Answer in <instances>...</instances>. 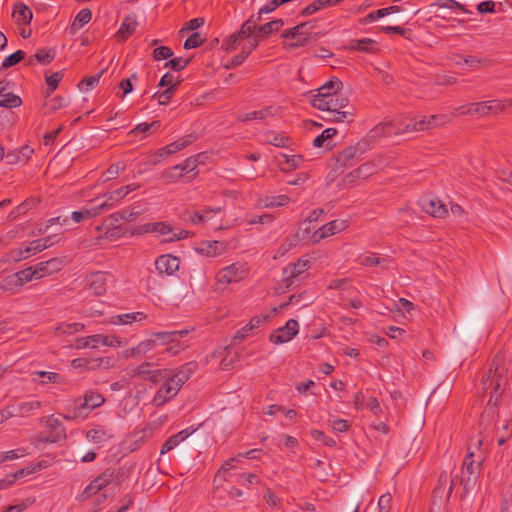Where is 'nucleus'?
I'll return each mask as SVG.
<instances>
[{"label": "nucleus", "instance_id": "412c9836", "mask_svg": "<svg viewBox=\"0 0 512 512\" xmlns=\"http://www.w3.org/2000/svg\"><path fill=\"white\" fill-rule=\"evenodd\" d=\"M200 158L201 155L186 159L183 163L169 169L165 174L166 177L174 181L182 175V172H192L198 166Z\"/></svg>", "mask_w": 512, "mask_h": 512}, {"label": "nucleus", "instance_id": "39448f33", "mask_svg": "<svg viewBox=\"0 0 512 512\" xmlns=\"http://www.w3.org/2000/svg\"><path fill=\"white\" fill-rule=\"evenodd\" d=\"M505 368L496 366L494 370H490L489 375L483 381V388L485 390L491 389L490 398L488 401V409L496 406L506 383Z\"/></svg>", "mask_w": 512, "mask_h": 512}, {"label": "nucleus", "instance_id": "393cba45", "mask_svg": "<svg viewBox=\"0 0 512 512\" xmlns=\"http://www.w3.org/2000/svg\"><path fill=\"white\" fill-rule=\"evenodd\" d=\"M146 318L147 315L143 312L123 313L110 317L109 323L113 325L132 326L134 324H141Z\"/></svg>", "mask_w": 512, "mask_h": 512}, {"label": "nucleus", "instance_id": "aec40b11", "mask_svg": "<svg viewBox=\"0 0 512 512\" xmlns=\"http://www.w3.org/2000/svg\"><path fill=\"white\" fill-rule=\"evenodd\" d=\"M443 119H444V116L431 115L429 117H424L418 121H415L413 124L404 125V130L410 131V132L429 130L436 126L441 125L442 124L441 121Z\"/></svg>", "mask_w": 512, "mask_h": 512}, {"label": "nucleus", "instance_id": "e2e57ef3", "mask_svg": "<svg viewBox=\"0 0 512 512\" xmlns=\"http://www.w3.org/2000/svg\"><path fill=\"white\" fill-rule=\"evenodd\" d=\"M203 24H204L203 18L192 19L186 23V25L180 30V33L183 34L185 32L195 30V29L201 27Z\"/></svg>", "mask_w": 512, "mask_h": 512}, {"label": "nucleus", "instance_id": "13d9d810", "mask_svg": "<svg viewBox=\"0 0 512 512\" xmlns=\"http://www.w3.org/2000/svg\"><path fill=\"white\" fill-rule=\"evenodd\" d=\"M172 94H173L172 88H166L161 93H159V92L155 93L153 95V98L157 99V101L160 105H166L170 101Z\"/></svg>", "mask_w": 512, "mask_h": 512}, {"label": "nucleus", "instance_id": "4c0bfd02", "mask_svg": "<svg viewBox=\"0 0 512 512\" xmlns=\"http://www.w3.org/2000/svg\"><path fill=\"white\" fill-rule=\"evenodd\" d=\"M191 433L192 432H189L188 430H183V431L177 433L176 435L170 437L163 445L161 454H164V453L174 449L181 442H183L189 435H191Z\"/></svg>", "mask_w": 512, "mask_h": 512}, {"label": "nucleus", "instance_id": "69168bd1", "mask_svg": "<svg viewBox=\"0 0 512 512\" xmlns=\"http://www.w3.org/2000/svg\"><path fill=\"white\" fill-rule=\"evenodd\" d=\"M176 84L174 76L170 73L164 74L159 82L160 87L172 88V92L174 91Z\"/></svg>", "mask_w": 512, "mask_h": 512}, {"label": "nucleus", "instance_id": "f8f14e48", "mask_svg": "<svg viewBox=\"0 0 512 512\" xmlns=\"http://www.w3.org/2000/svg\"><path fill=\"white\" fill-rule=\"evenodd\" d=\"M299 331V324L296 320L290 319L284 327L277 329L270 336V340L275 344H283L292 340Z\"/></svg>", "mask_w": 512, "mask_h": 512}, {"label": "nucleus", "instance_id": "2f4dec72", "mask_svg": "<svg viewBox=\"0 0 512 512\" xmlns=\"http://www.w3.org/2000/svg\"><path fill=\"white\" fill-rule=\"evenodd\" d=\"M138 26L137 20L134 16H127L123 20V22L120 25L119 30L116 33V36L120 38L121 40H125L128 38L134 31L136 30Z\"/></svg>", "mask_w": 512, "mask_h": 512}, {"label": "nucleus", "instance_id": "f03ea898", "mask_svg": "<svg viewBox=\"0 0 512 512\" xmlns=\"http://www.w3.org/2000/svg\"><path fill=\"white\" fill-rule=\"evenodd\" d=\"M134 233L137 235L151 233L154 234L155 237L159 238L162 242H173L176 240L185 239L190 235V232L172 227L170 224L165 222L144 224L138 227Z\"/></svg>", "mask_w": 512, "mask_h": 512}, {"label": "nucleus", "instance_id": "ddd939ff", "mask_svg": "<svg viewBox=\"0 0 512 512\" xmlns=\"http://www.w3.org/2000/svg\"><path fill=\"white\" fill-rule=\"evenodd\" d=\"M160 380H165V384L157 391L154 397V403L158 406L164 404L166 401L173 398L180 390L177 387V384H175L171 379H169V375L166 370L165 374H163L162 377L158 378V381Z\"/></svg>", "mask_w": 512, "mask_h": 512}, {"label": "nucleus", "instance_id": "0eeeda50", "mask_svg": "<svg viewBox=\"0 0 512 512\" xmlns=\"http://www.w3.org/2000/svg\"><path fill=\"white\" fill-rule=\"evenodd\" d=\"M100 344L108 347H121L124 345V342L121 338L114 335L96 334L77 339L76 348L96 349Z\"/></svg>", "mask_w": 512, "mask_h": 512}, {"label": "nucleus", "instance_id": "603ef678", "mask_svg": "<svg viewBox=\"0 0 512 512\" xmlns=\"http://www.w3.org/2000/svg\"><path fill=\"white\" fill-rule=\"evenodd\" d=\"M266 142L276 147H284L287 143V138L280 134L269 133L267 134Z\"/></svg>", "mask_w": 512, "mask_h": 512}, {"label": "nucleus", "instance_id": "f704fd0d", "mask_svg": "<svg viewBox=\"0 0 512 512\" xmlns=\"http://www.w3.org/2000/svg\"><path fill=\"white\" fill-rule=\"evenodd\" d=\"M137 189V185L130 184L125 187L114 190L113 192L105 194L103 197L104 201H108V203H112V206L115 202H118L120 199L128 195L130 192Z\"/></svg>", "mask_w": 512, "mask_h": 512}, {"label": "nucleus", "instance_id": "a19ab883", "mask_svg": "<svg viewBox=\"0 0 512 512\" xmlns=\"http://www.w3.org/2000/svg\"><path fill=\"white\" fill-rule=\"evenodd\" d=\"M454 63L457 66H467L468 68H475L481 63V59L474 55H456Z\"/></svg>", "mask_w": 512, "mask_h": 512}, {"label": "nucleus", "instance_id": "4468645a", "mask_svg": "<svg viewBox=\"0 0 512 512\" xmlns=\"http://www.w3.org/2000/svg\"><path fill=\"white\" fill-rule=\"evenodd\" d=\"M190 144L189 137L177 140L167 146L160 148L156 153L153 154L152 159L150 161L151 164L156 165L161 162L163 159L173 155L174 153L182 150L186 146Z\"/></svg>", "mask_w": 512, "mask_h": 512}, {"label": "nucleus", "instance_id": "b1692460", "mask_svg": "<svg viewBox=\"0 0 512 512\" xmlns=\"http://www.w3.org/2000/svg\"><path fill=\"white\" fill-rule=\"evenodd\" d=\"M157 347V341L153 336L141 341L136 347L123 351V358H139L145 356L148 352Z\"/></svg>", "mask_w": 512, "mask_h": 512}, {"label": "nucleus", "instance_id": "3c124183", "mask_svg": "<svg viewBox=\"0 0 512 512\" xmlns=\"http://www.w3.org/2000/svg\"><path fill=\"white\" fill-rule=\"evenodd\" d=\"M24 57V52L21 50L16 51L15 53L11 54L10 56L6 57L2 63L3 68L11 67L18 62H20Z\"/></svg>", "mask_w": 512, "mask_h": 512}, {"label": "nucleus", "instance_id": "f257e3e1", "mask_svg": "<svg viewBox=\"0 0 512 512\" xmlns=\"http://www.w3.org/2000/svg\"><path fill=\"white\" fill-rule=\"evenodd\" d=\"M343 83L338 79H332L323 84L310 102L313 107L323 111H336L344 108L348 100L342 93Z\"/></svg>", "mask_w": 512, "mask_h": 512}, {"label": "nucleus", "instance_id": "4d7b16f0", "mask_svg": "<svg viewBox=\"0 0 512 512\" xmlns=\"http://www.w3.org/2000/svg\"><path fill=\"white\" fill-rule=\"evenodd\" d=\"M84 325L81 323H70L61 325L58 330L64 334H73L83 330Z\"/></svg>", "mask_w": 512, "mask_h": 512}, {"label": "nucleus", "instance_id": "49530a36", "mask_svg": "<svg viewBox=\"0 0 512 512\" xmlns=\"http://www.w3.org/2000/svg\"><path fill=\"white\" fill-rule=\"evenodd\" d=\"M399 7L398 6H391V7H388V8H383V9H379L375 12H372L370 14H368L365 18V22L366 23H370V22H374L376 21V15H379V16H386V15H389L391 13H396V12H399Z\"/></svg>", "mask_w": 512, "mask_h": 512}, {"label": "nucleus", "instance_id": "2eb2a0df", "mask_svg": "<svg viewBox=\"0 0 512 512\" xmlns=\"http://www.w3.org/2000/svg\"><path fill=\"white\" fill-rule=\"evenodd\" d=\"M254 25L251 24V21L245 22L240 30L234 34H232L223 44L225 47V50L230 52L236 49L238 47L242 40L245 38H251L254 30Z\"/></svg>", "mask_w": 512, "mask_h": 512}, {"label": "nucleus", "instance_id": "864d4df0", "mask_svg": "<svg viewBox=\"0 0 512 512\" xmlns=\"http://www.w3.org/2000/svg\"><path fill=\"white\" fill-rule=\"evenodd\" d=\"M329 425L337 433L346 432L349 428L348 422L344 419H330Z\"/></svg>", "mask_w": 512, "mask_h": 512}, {"label": "nucleus", "instance_id": "0e129e2a", "mask_svg": "<svg viewBox=\"0 0 512 512\" xmlns=\"http://www.w3.org/2000/svg\"><path fill=\"white\" fill-rule=\"evenodd\" d=\"M151 129V125L148 123H141L137 125L133 130L130 131L129 135L133 137L141 136L145 137L147 132Z\"/></svg>", "mask_w": 512, "mask_h": 512}, {"label": "nucleus", "instance_id": "cd10ccee", "mask_svg": "<svg viewBox=\"0 0 512 512\" xmlns=\"http://www.w3.org/2000/svg\"><path fill=\"white\" fill-rule=\"evenodd\" d=\"M280 110V107L276 106H268L263 109L252 111L244 114L240 119L242 121H251V120H266L270 117H274L278 111Z\"/></svg>", "mask_w": 512, "mask_h": 512}, {"label": "nucleus", "instance_id": "58836bf2", "mask_svg": "<svg viewBox=\"0 0 512 512\" xmlns=\"http://www.w3.org/2000/svg\"><path fill=\"white\" fill-rule=\"evenodd\" d=\"M336 133L337 131L334 128L325 129L319 136L314 139L313 145L315 147L330 148L331 139L335 136Z\"/></svg>", "mask_w": 512, "mask_h": 512}, {"label": "nucleus", "instance_id": "de8ad7c7", "mask_svg": "<svg viewBox=\"0 0 512 512\" xmlns=\"http://www.w3.org/2000/svg\"><path fill=\"white\" fill-rule=\"evenodd\" d=\"M20 105H21V99L18 96L12 95V94H9V93L4 95L2 97V99L0 100V106L1 107L15 108V107H18Z\"/></svg>", "mask_w": 512, "mask_h": 512}, {"label": "nucleus", "instance_id": "052dcab7", "mask_svg": "<svg viewBox=\"0 0 512 512\" xmlns=\"http://www.w3.org/2000/svg\"><path fill=\"white\" fill-rule=\"evenodd\" d=\"M173 55V52L170 48L166 46L158 47L154 50L153 56L156 60L167 59Z\"/></svg>", "mask_w": 512, "mask_h": 512}, {"label": "nucleus", "instance_id": "6e6d98bb", "mask_svg": "<svg viewBox=\"0 0 512 512\" xmlns=\"http://www.w3.org/2000/svg\"><path fill=\"white\" fill-rule=\"evenodd\" d=\"M331 117L330 120L334 122H345L350 121L352 118V114L347 111H340V109L336 111L329 112Z\"/></svg>", "mask_w": 512, "mask_h": 512}, {"label": "nucleus", "instance_id": "8fccbe9b", "mask_svg": "<svg viewBox=\"0 0 512 512\" xmlns=\"http://www.w3.org/2000/svg\"><path fill=\"white\" fill-rule=\"evenodd\" d=\"M103 72L97 74V75H94V76H91V77H88L86 78L84 81H82L80 84H79V88L80 90L82 91H89L90 89H92L93 87H95L98 83H99V80H100V77H101V74Z\"/></svg>", "mask_w": 512, "mask_h": 512}, {"label": "nucleus", "instance_id": "5fc2aeb1", "mask_svg": "<svg viewBox=\"0 0 512 512\" xmlns=\"http://www.w3.org/2000/svg\"><path fill=\"white\" fill-rule=\"evenodd\" d=\"M35 375L44 378L43 383L47 382H53V383H61L63 381V378L54 372H47V371H39L36 372Z\"/></svg>", "mask_w": 512, "mask_h": 512}, {"label": "nucleus", "instance_id": "f3484780", "mask_svg": "<svg viewBox=\"0 0 512 512\" xmlns=\"http://www.w3.org/2000/svg\"><path fill=\"white\" fill-rule=\"evenodd\" d=\"M227 245L220 241H202L194 247L196 253L206 257H217L222 255Z\"/></svg>", "mask_w": 512, "mask_h": 512}, {"label": "nucleus", "instance_id": "dca6fc26", "mask_svg": "<svg viewBox=\"0 0 512 512\" xmlns=\"http://www.w3.org/2000/svg\"><path fill=\"white\" fill-rule=\"evenodd\" d=\"M36 272V267L32 266L12 276H9L6 280V284L3 285L2 288L5 290H11L12 286H21L24 283L32 281L34 279H40L39 276H36Z\"/></svg>", "mask_w": 512, "mask_h": 512}, {"label": "nucleus", "instance_id": "9d476101", "mask_svg": "<svg viewBox=\"0 0 512 512\" xmlns=\"http://www.w3.org/2000/svg\"><path fill=\"white\" fill-rule=\"evenodd\" d=\"M372 145L373 143L371 142V140H368L367 136L364 140L358 142L356 145L344 149L340 153L337 161L341 165H349L351 160L357 159L360 156H362L372 147Z\"/></svg>", "mask_w": 512, "mask_h": 512}, {"label": "nucleus", "instance_id": "4be33fe9", "mask_svg": "<svg viewBox=\"0 0 512 512\" xmlns=\"http://www.w3.org/2000/svg\"><path fill=\"white\" fill-rule=\"evenodd\" d=\"M112 207V203H108V201H103L100 205L91 207V208H83L79 211H74L71 214V218L75 223H80L82 221L91 219L97 216L101 211L110 209Z\"/></svg>", "mask_w": 512, "mask_h": 512}, {"label": "nucleus", "instance_id": "423d86ee", "mask_svg": "<svg viewBox=\"0 0 512 512\" xmlns=\"http://www.w3.org/2000/svg\"><path fill=\"white\" fill-rule=\"evenodd\" d=\"M404 125H409V123H405L402 119H385L370 130L368 140L374 144L380 138L410 133V131L404 130Z\"/></svg>", "mask_w": 512, "mask_h": 512}, {"label": "nucleus", "instance_id": "a211bd4d", "mask_svg": "<svg viewBox=\"0 0 512 512\" xmlns=\"http://www.w3.org/2000/svg\"><path fill=\"white\" fill-rule=\"evenodd\" d=\"M420 206L424 212L433 217L441 218L447 214L445 205L434 196H425L420 200Z\"/></svg>", "mask_w": 512, "mask_h": 512}, {"label": "nucleus", "instance_id": "6ab92c4d", "mask_svg": "<svg viewBox=\"0 0 512 512\" xmlns=\"http://www.w3.org/2000/svg\"><path fill=\"white\" fill-rule=\"evenodd\" d=\"M310 267L309 259H300L298 262L290 265L284 270L283 285L285 289L290 288L294 283V279L300 276L305 270Z\"/></svg>", "mask_w": 512, "mask_h": 512}, {"label": "nucleus", "instance_id": "1a4fd4ad", "mask_svg": "<svg viewBox=\"0 0 512 512\" xmlns=\"http://www.w3.org/2000/svg\"><path fill=\"white\" fill-rule=\"evenodd\" d=\"M247 275L246 268L239 264L233 263L223 269L217 274V283L219 286L228 285L230 283L238 282L245 278Z\"/></svg>", "mask_w": 512, "mask_h": 512}, {"label": "nucleus", "instance_id": "473e14b6", "mask_svg": "<svg viewBox=\"0 0 512 512\" xmlns=\"http://www.w3.org/2000/svg\"><path fill=\"white\" fill-rule=\"evenodd\" d=\"M111 436L110 431L101 426H96L86 433L87 440L96 444L106 442Z\"/></svg>", "mask_w": 512, "mask_h": 512}, {"label": "nucleus", "instance_id": "7c9ffc66", "mask_svg": "<svg viewBox=\"0 0 512 512\" xmlns=\"http://www.w3.org/2000/svg\"><path fill=\"white\" fill-rule=\"evenodd\" d=\"M109 278L108 275L101 272L91 275L89 279L90 289L97 295L103 294L106 290Z\"/></svg>", "mask_w": 512, "mask_h": 512}, {"label": "nucleus", "instance_id": "20e7f679", "mask_svg": "<svg viewBox=\"0 0 512 512\" xmlns=\"http://www.w3.org/2000/svg\"><path fill=\"white\" fill-rule=\"evenodd\" d=\"M101 491H103V493L99 495V497L97 499L98 502L115 494L116 485L113 483V476L111 473L105 472V473L99 475L97 478H95L84 489V491L79 496V499L86 500L94 495H97Z\"/></svg>", "mask_w": 512, "mask_h": 512}, {"label": "nucleus", "instance_id": "79ce46f5", "mask_svg": "<svg viewBox=\"0 0 512 512\" xmlns=\"http://www.w3.org/2000/svg\"><path fill=\"white\" fill-rule=\"evenodd\" d=\"M384 163V157L381 156L378 158L377 162H369L365 163L356 171L358 177H367L368 175L374 173L376 168L381 167Z\"/></svg>", "mask_w": 512, "mask_h": 512}, {"label": "nucleus", "instance_id": "72a5a7b5", "mask_svg": "<svg viewBox=\"0 0 512 512\" xmlns=\"http://www.w3.org/2000/svg\"><path fill=\"white\" fill-rule=\"evenodd\" d=\"M33 14L30 8L23 4H17L13 10V18L17 24H28L32 20Z\"/></svg>", "mask_w": 512, "mask_h": 512}, {"label": "nucleus", "instance_id": "c85d7f7f", "mask_svg": "<svg viewBox=\"0 0 512 512\" xmlns=\"http://www.w3.org/2000/svg\"><path fill=\"white\" fill-rule=\"evenodd\" d=\"M45 425L51 432L48 438L49 441L57 442L65 436L64 427L57 418L53 416L47 417L45 419Z\"/></svg>", "mask_w": 512, "mask_h": 512}, {"label": "nucleus", "instance_id": "5701e85b", "mask_svg": "<svg viewBox=\"0 0 512 512\" xmlns=\"http://www.w3.org/2000/svg\"><path fill=\"white\" fill-rule=\"evenodd\" d=\"M180 261L172 255H162L155 261L156 270L160 274L173 275L179 269Z\"/></svg>", "mask_w": 512, "mask_h": 512}, {"label": "nucleus", "instance_id": "338daca9", "mask_svg": "<svg viewBox=\"0 0 512 512\" xmlns=\"http://www.w3.org/2000/svg\"><path fill=\"white\" fill-rule=\"evenodd\" d=\"M123 169L124 165L122 163L112 165L105 173V181L115 178Z\"/></svg>", "mask_w": 512, "mask_h": 512}, {"label": "nucleus", "instance_id": "ea45409f", "mask_svg": "<svg viewBox=\"0 0 512 512\" xmlns=\"http://www.w3.org/2000/svg\"><path fill=\"white\" fill-rule=\"evenodd\" d=\"M347 227V221L346 220H334L326 225L322 226V230L327 237H330L340 231H343Z\"/></svg>", "mask_w": 512, "mask_h": 512}, {"label": "nucleus", "instance_id": "bf43d9fd", "mask_svg": "<svg viewBox=\"0 0 512 512\" xmlns=\"http://www.w3.org/2000/svg\"><path fill=\"white\" fill-rule=\"evenodd\" d=\"M203 40L198 33H193L184 43L185 49H192L200 46Z\"/></svg>", "mask_w": 512, "mask_h": 512}, {"label": "nucleus", "instance_id": "9b49d317", "mask_svg": "<svg viewBox=\"0 0 512 512\" xmlns=\"http://www.w3.org/2000/svg\"><path fill=\"white\" fill-rule=\"evenodd\" d=\"M57 241H58V239H57L56 235L49 236V237H46L43 239L34 240V241L28 243L24 247V250H20V256H15L14 261H20L22 259H26V258L30 257L31 255H34L38 252L45 250L46 248L50 247Z\"/></svg>", "mask_w": 512, "mask_h": 512}, {"label": "nucleus", "instance_id": "7ed1b4c3", "mask_svg": "<svg viewBox=\"0 0 512 512\" xmlns=\"http://www.w3.org/2000/svg\"><path fill=\"white\" fill-rule=\"evenodd\" d=\"M104 398L97 393L89 392L84 396V400H73L67 406V413L64 418L67 420L85 419L89 412L101 406Z\"/></svg>", "mask_w": 512, "mask_h": 512}, {"label": "nucleus", "instance_id": "c03bdc74", "mask_svg": "<svg viewBox=\"0 0 512 512\" xmlns=\"http://www.w3.org/2000/svg\"><path fill=\"white\" fill-rule=\"evenodd\" d=\"M92 17V13L88 9H82L77 15L72 24L73 30L80 29L83 25L87 24Z\"/></svg>", "mask_w": 512, "mask_h": 512}, {"label": "nucleus", "instance_id": "680f3d73", "mask_svg": "<svg viewBox=\"0 0 512 512\" xmlns=\"http://www.w3.org/2000/svg\"><path fill=\"white\" fill-rule=\"evenodd\" d=\"M188 62H189L188 60H183L182 58H175V59H172V60L168 61L165 64V67L166 68H171L174 71H180L184 67H186Z\"/></svg>", "mask_w": 512, "mask_h": 512}, {"label": "nucleus", "instance_id": "6e6552de", "mask_svg": "<svg viewBox=\"0 0 512 512\" xmlns=\"http://www.w3.org/2000/svg\"><path fill=\"white\" fill-rule=\"evenodd\" d=\"M504 105L497 100L486 101L481 103H473L467 107H460L457 109V114L465 115V114H476L479 116H486L497 114L503 111Z\"/></svg>", "mask_w": 512, "mask_h": 512}, {"label": "nucleus", "instance_id": "e433bc0d", "mask_svg": "<svg viewBox=\"0 0 512 512\" xmlns=\"http://www.w3.org/2000/svg\"><path fill=\"white\" fill-rule=\"evenodd\" d=\"M289 198L286 195L265 196L259 199V205L264 208L279 207L287 204Z\"/></svg>", "mask_w": 512, "mask_h": 512}, {"label": "nucleus", "instance_id": "09e8293b", "mask_svg": "<svg viewBox=\"0 0 512 512\" xmlns=\"http://www.w3.org/2000/svg\"><path fill=\"white\" fill-rule=\"evenodd\" d=\"M384 261H386V258L376 257L373 254H365L359 258V262L365 266L379 265Z\"/></svg>", "mask_w": 512, "mask_h": 512}, {"label": "nucleus", "instance_id": "bb28decb", "mask_svg": "<svg viewBox=\"0 0 512 512\" xmlns=\"http://www.w3.org/2000/svg\"><path fill=\"white\" fill-rule=\"evenodd\" d=\"M150 363H143L131 370L132 376H142L144 379H148L152 382H158V378L165 374V370H151Z\"/></svg>", "mask_w": 512, "mask_h": 512}, {"label": "nucleus", "instance_id": "a18cd8bd", "mask_svg": "<svg viewBox=\"0 0 512 512\" xmlns=\"http://www.w3.org/2000/svg\"><path fill=\"white\" fill-rule=\"evenodd\" d=\"M283 20L277 19L258 27V32L263 35H270L283 26Z\"/></svg>", "mask_w": 512, "mask_h": 512}, {"label": "nucleus", "instance_id": "774afa93", "mask_svg": "<svg viewBox=\"0 0 512 512\" xmlns=\"http://www.w3.org/2000/svg\"><path fill=\"white\" fill-rule=\"evenodd\" d=\"M184 221L191 223V224H200L202 223L201 220L204 218L202 217L201 212H187L183 216Z\"/></svg>", "mask_w": 512, "mask_h": 512}, {"label": "nucleus", "instance_id": "c9c22d12", "mask_svg": "<svg viewBox=\"0 0 512 512\" xmlns=\"http://www.w3.org/2000/svg\"><path fill=\"white\" fill-rule=\"evenodd\" d=\"M194 368L195 365L189 363L183 366L174 376H169V379H171L175 384H177V387L180 389L181 386L189 379L190 375L194 371Z\"/></svg>", "mask_w": 512, "mask_h": 512}, {"label": "nucleus", "instance_id": "37998d69", "mask_svg": "<svg viewBox=\"0 0 512 512\" xmlns=\"http://www.w3.org/2000/svg\"><path fill=\"white\" fill-rule=\"evenodd\" d=\"M154 340L157 341V346L167 345L177 341V334L171 332H158L152 334Z\"/></svg>", "mask_w": 512, "mask_h": 512}, {"label": "nucleus", "instance_id": "a878e982", "mask_svg": "<svg viewBox=\"0 0 512 512\" xmlns=\"http://www.w3.org/2000/svg\"><path fill=\"white\" fill-rule=\"evenodd\" d=\"M309 25V23H302L300 25H297L293 27L292 29H289L284 32L282 35L286 39H293L295 40L294 43H291V47H297L301 46L306 41L307 31L306 28Z\"/></svg>", "mask_w": 512, "mask_h": 512}, {"label": "nucleus", "instance_id": "c756f323", "mask_svg": "<svg viewBox=\"0 0 512 512\" xmlns=\"http://www.w3.org/2000/svg\"><path fill=\"white\" fill-rule=\"evenodd\" d=\"M35 267L37 270L36 276L43 278L60 270L62 267V261L57 258H54L46 262H41L35 265Z\"/></svg>", "mask_w": 512, "mask_h": 512}]
</instances>
